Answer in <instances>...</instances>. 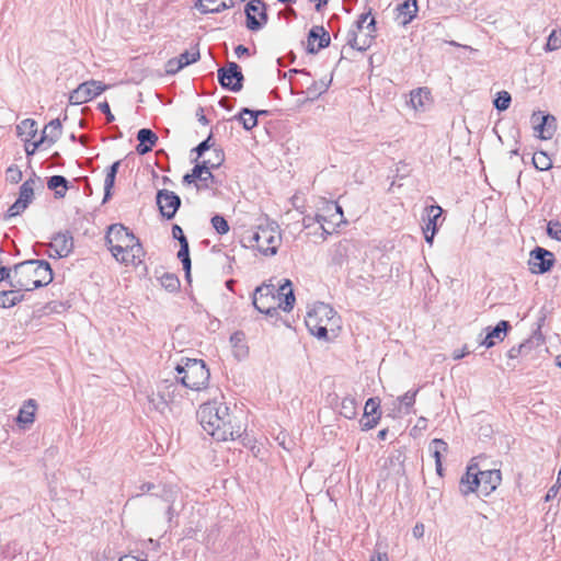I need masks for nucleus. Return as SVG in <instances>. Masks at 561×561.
<instances>
[{"label":"nucleus","mask_w":561,"mask_h":561,"mask_svg":"<svg viewBox=\"0 0 561 561\" xmlns=\"http://www.w3.org/2000/svg\"><path fill=\"white\" fill-rule=\"evenodd\" d=\"M197 417L203 430L218 442L233 440L242 434V427L233 423L236 417L225 402L211 401L202 404Z\"/></svg>","instance_id":"obj_1"},{"label":"nucleus","mask_w":561,"mask_h":561,"mask_svg":"<svg viewBox=\"0 0 561 561\" xmlns=\"http://www.w3.org/2000/svg\"><path fill=\"white\" fill-rule=\"evenodd\" d=\"M53 279V270L47 261L27 260L14 265L12 288L30 291L50 284Z\"/></svg>","instance_id":"obj_2"},{"label":"nucleus","mask_w":561,"mask_h":561,"mask_svg":"<svg viewBox=\"0 0 561 561\" xmlns=\"http://www.w3.org/2000/svg\"><path fill=\"white\" fill-rule=\"evenodd\" d=\"M309 332L319 340H334L341 329V317L328 304L317 302L305 319Z\"/></svg>","instance_id":"obj_3"},{"label":"nucleus","mask_w":561,"mask_h":561,"mask_svg":"<svg viewBox=\"0 0 561 561\" xmlns=\"http://www.w3.org/2000/svg\"><path fill=\"white\" fill-rule=\"evenodd\" d=\"M245 247L256 249L264 255H275L282 242L278 227L274 225L260 226L256 230L245 231L242 236Z\"/></svg>","instance_id":"obj_4"},{"label":"nucleus","mask_w":561,"mask_h":561,"mask_svg":"<svg viewBox=\"0 0 561 561\" xmlns=\"http://www.w3.org/2000/svg\"><path fill=\"white\" fill-rule=\"evenodd\" d=\"M176 379L186 388L199 391L208 385L209 370L202 359L187 358L184 365H178L175 368Z\"/></svg>","instance_id":"obj_5"},{"label":"nucleus","mask_w":561,"mask_h":561,"mask_svg":"<svg viewBox=\"0 0 561 561\" xmlns=\"http://www.w3.org/2000/svg\"><path fill=\"white\" fill-rule=\"evenodd\" d=\"M134 237L135 234L127 227L122 224H114L107 229L105 242L112 255L118 259L123 249L128 247V243L134 240Z\"/></svg>","instance_id":"obj_6"},{"label":"nucleus","mask_w":561,"mask_h":561,"mask_svg":"<svg viewBox=\"0 0 561 561\" xmlns=\"http://www.w3.org/2000/svg\"><path fill=\"white\" fill-rule=\"evenodd\" d=\"M243 80L239 65L233 61H228L225 67L218 69V81L224 89L239 92L243 87Z\"/></svg>","instance_id":"obj_7"},{"label":"nucleus","mask_w":561,"mask_h":561,"mask_svg":"<svg viewBox=\"0 0 561 561\" xmlns=\"http://www.w3.org/2000/svg\"><path fill=\"white\" fill-rule=\"evenodd\" d=\"M107 89L101 81L90 80L79 84L69 95V102L79 105L91 101Z\"/></svg>","instance_id":"obj_8"},{"label":"nucleus","mask_w":561,"mask_h":561,"mask_svg":"<svg viewBox=\"0 0 561 561\" xmlns=\"http://www.w3.org/2000/svg\"><path fill=\"white\" fill-rule=\"evenodd\" d=\"M244 11L250 31H259L267 22L266 4L263 0H251Z\"/></svg>","instance_id":"obj_9"},{"label":"nucleus","mask_w":561,"mask_h":561,"mask_svg":"<svg viewBox=\"0 0 561 561\" xmlns=\"http://www.w3.org/2000/svg\"><path fill=\"white\" fill-rule=\"evenodd\" d=\"M554 264V255L552 252L536 247L530 252V257L528 261L529 271L534 274H545L551 270Z\"/></svg>","instance_id":"obj_10"},{"label":"nucleus","mask_w":561,"mask_h":561,"mask_svg":"<svg viewBox=\"0 0 561 561\" xmlns=\"http://www.w3.org/2000/svg\"><path fill=\"white\" fill-rule=\"evenodd\" d=\"M275 287L273 285H261L255 288L253 293V306L261 313H265L267 316L277 314V308L272 305H267L266 300L271 298L275 299Z\"/></svg>","instance_id":"obj_11"},{"label":"nucleus","mask_w":561,"mask_h":561,"mask_svg":"<svg viewBox=\"0 0 561 561\" xmlns=\"http://www.w3.org/2000/svg\"><path fill=\"white\" fill-rule=\"evenodd\" d=\"M501 480L502 477L500 470H480L478 468V479L474 477L472 482L476 486H479L480 495L488 496L497 488V485L501 483Z\"/></svg>","instance_id":"obj_12"},{"label":"nucleus","mask_w":561,"mask_h":561,"mask_svg":"<svg viewBox=\"0 0 561 561\" xmlns=\"http://www.w3.org/2000/svg\"><path fill=\"white\" fill-rule=\"evenodd\" d=\"M534 129L540 139L549 140L557 130V119L551 114H542L541 112L531 115Z\"/></svg>","instance_id":"obj_13"},{"label":"nucleus","mask_w":561,"mask_h":561,"mask_svg":"<svg viewBox=\"0 0 561 561\" xmlns=\"http://www.w3.org/2000/svg\"><path fill=\"white\" fill-rule=\"evenodd\" d=\"M156 199L160 214L167 219H172L181 206V198L172 191H158Z\"/></svg>","instance_id":"obj_14"},{"label":"nucleus","mask_w":561,"mask_h":561,"mask_svg":"<svg viewBox=\"0 0 561 561\" xmlns=\"http://www.w3.org/2000/svg\"><path fill=\"white\" fill-rule=\"evenodd\" d=\"M330 45V35L323 26H313L308 34L307 51L317 54L320 49Z\"/></svg>","instance_id":"obj_15"},{"label":"nucleus","mask_w":561,"mask_h":561,"mask_svg":"<svg viewBox=\"0 0 561 561\" xmlns=\"http://www.w3.org/2000/svg\"><path fill=\"white\" fill-rule=\"evenodd\" d=\"M216 156V162H211V160H204L201 163H196L195 167H202V171L199 173V176H197V180L203 182L205 184V187H209L208 182L214 183L215 176L211 173V169H217L221 165V163L225 160V154L222 150H214Z\"/></svg>","instance_id":"obj_16"},{"label":"nucleus","mask_w":561,"mask_h":561,"mask_svg":"<svg viewBox=\"0 0 561 561\" xmlns=\"http://www.w3.org/2000/svg\"><path fill=\"white\" fill-rule=\"evenodd\" d=\"M50 248L57 257H66L73 250V238L69 231L58 232L53 237ZM55 257V255H53Z\"/></svg>","instance_id":"obj_17"},{"label":"nucleus","mask_w":561,"mask_h":561,"mask_svg":"<svg viewBox=\"0 0 561 561\" xmlns=\"http://www.w3.org/2000/svg\"><path fill=\"white\" fill-rule=\"evenodd\" d=\"M144 254V248L139 239L134 237V240L128 243L126 249H123L121 255L116 260L126 265L137 264L141 262Z\"/></svg>","instance_id":"obj_18"},{"label":"nucleus","mask_w":561,"mask_h":561,"mask_svg":"<svg viewBox=\"0 0 561 561\" xmlns=\"http://www.w3.org/2000/svg\"><path fill=\"white\" fill-rule=\"evenodd\" d=\"M511 324L506 320H501L494 328H488V333L482 341V345L486 348L493 347L497 342H502L511 330Z\"/></svg>","instance_id":"obj_19"},{"label":"nucleus","mask_w":561,"mask_h":561,"mask_svg":"<svg viewBox=\"0 0 561 561\" xmlns=\"http://www.w3.org/2000/svg\"><path fill=\"white\" fill-rule=\"evenodd\" d=\"M432 102V93L427 88H417L410 93V104L415 111L425 112Z\"/></svg>","instance_id":"obj_20"},{"label":"nucleus","mask_w":561,"mask_h":561,"mask_svg":"<svg viewBox=\"0 0 561 561\" xmlns=\"http://www.w3.org/2000/svg\"><path fill=\"white\" fill-rule=\"evenodd\" d=\"M137 140L139 144L136 147V151L138 154H146L152 150V147L158 141V136L149 128H141L137 133Z\"/></svg>","instance_id":"obj_21"},{"label":"nucleus","mask_w":561,"mask_h":561,"mask_svg":"<svg viewBox=\"0 0 561 561\" xmlns=\"http://www.w3.org/2000/svg\"><path fill=\"white\" fill-rule=\"evenodd\" d=\"M35 411H36L35 400L28 399L27 401H25V403L20 409L19 414L16 416L18 425L23 430H25L30 425H32L35 420Z\"/></svg>","instance_id":"obj_22"},{"label":"nucleus","mask_w":561,"mask_h":561,"mask_svg":"<svg viewBox=\"0 0 561 561\" xmlns=\"http://www.w3.org/2000/svg\"><path fill=\"white\" fill-rule=\"evenodd\" d=\"M232 5L233 0H198L195 3L197 10L203 14L218 13Z\"/></svg>","instance_id":"obj_23"},{"label":"nucleus","mask_w":561,"mask_h":561,"mask_svg":"<svg viewBox=\"0 0 561 561\" xmlns=\"http://www.w3.org/2000/svg\"><path fill=\"white\" fill-rule=\"evenodd\" d=\"M278 294V308L284 311H290L295 305L296 298L291 288V282L289 279H285V283L279 286L277 289Z\"/></svg>","instance_id":"obj_24"},{"label":"nucleus","mask_w":561,"mask_h":561,"mask_svg":"<svg viewBox=\"0 0 561 561\" xmlns=\"http://www.w3.org/2000/svg\"><path fill=\"white\" fill-rule=\"evenodd\" d=\"M416 12V0H405L397 7V21L402 25H407L414 19Z\"/></svg>","instance_id":"obj_25"},{"label":"nucleus","mask_w":561,"mask_h":561,"mask_svg":"<svg viewBox=\"0 0 561 561\" xmlns=\"http://www.w3.org/2000/svg\"><path fill=\"white\" fill-rule=\"evenodd\" d=\"M474 477L478 478V465L472 463L468 466L466 474L460 479L459 490L461 494L468 495L471 492H479V486H476L472 482Z\"/></svg>","instance_id":"obj_26"},{"label":"nucleus","mask_w":561,"mask_h":561,"mask_svg":"<svg viewBox=\"0 0 561 561\" xmlns=\"http://www.w3.org/2000/svg\"><path fill=\"white\" fill-rule=\"evenodd\" d=\"M62 126L58 118L50 121L43 130V135L39 138V142L53 145L61 136Z\"/></svg>","instance_id":"obj_27"},{"label":"nucleus","mask_w":561,"mask_h":561,"mask_svg":"<svg viewBox=\"0 0 561 561\" xmlns=\"http://www.w3.org/2000/svg\"><path fill=\"white\" fill-rule=\"evenodd\" d=\"M179 494L180 490L176 486H164L160 495L162 501L168 504L167 516L169 522H171L173 516L176 514L175 502Z\"/></svg>","instance_id":"obj_28"},{"label":"nucleus","mask_w":561,"mask_h":561,"mask_svg":"<svg viewBox=\"0 0 561 561\" xmlns=\"http://www.w3.org/2000/svg\"><path fill=\"white\" fill-rule=\"evenodd\" d=\"M37 133V123L34 119L26 118L23 119L16 126V134L24 140L25 142H30V140L35 137Z\"/></svg>","instance_id":"obj_29"},{"label":"nucleus","mask_w":561,"mask_h":561,"mask_svg":"<svg viewBox=\"0 0 561 561\" xmlns=\"http://www.w3.org/2000/svg\"><path fill=\"white\" fill-rule=\"evenodd\" d=\"M47 187L55 192L56 198H62L68 190V180L62 175H53L47 180Z\"/></svg>","instance_id":"obj_30"},{"label":"nucleus","mask_w":561,"mask_h":561,"mask_svg":"<svg viewBox=\"0 0 561 561\" xmlns=\"http://www.w3.org/2000/svg\"><path fill=\"white\" fill-rule=\"evenodd\" d=\"M121 165V160L115 161L106 171V176L104 180V198L103 203L107 202V199L112 196V190L115 184L116 174L118 172Z\"/></svg>","instance_id":"obj_31"},{"label":"nucleus","mask_w":561,"mask_h":561,"mask_svg":"<svg viewBox=\"0 0 561 561\" xmlns=\"http://www.w3.org/2000/svg\"><path fill=\"white\" fill-rule=\"evenodd\" d=\"M23 289H11L0 291V307L1 308H11L15 306L23 299V295L21 294Z\"/></svg>","instance_id":"obj_32"},{"label":"nucleus","mask_w":561,"mask_h":561,"mask_svg":"<svg viewBox=\"0 0 561 561\" xmlns=\"http://www.w3.org/2000/svg\"><path fill=\"white\" fill-rule=\"evenodd\" d=\"M245 335L241 331L234 332L230 336V343L234 350V356L239 359L244 358L248 355V346L244 343Z\"/></svg>","instance_id":"obj_33"},{"label":"nucleus","mask_w":561,"mask_h":561,"mask_svg":"<svg viewBox=\"0 0 561 561\" xmlns=\"http://www.w3.org/2000/svg\"><path fill=\"white\" fill-rule=\"evenodd\" d=\"M426 211H427V222L423 227V230L433 231V233H436L437 219L442 216L443 209L438 205H432L426 208Z\"/></svg>","instance_id":"obj_34"},{"label":"nucleus","mask_w":561,"mask_h":561,"mask_svg":"<svg viewBox=\"0 0 561 561\" xmlns=\"http://www.w3.org/2000/svg\"><path fill=\"white\" fill-rule=\"evenodd\" d=\"M234 118L242 124L245 130H251L257 125L254 111L248 107H243Z\"/></svg>","instance_id":"obj_35"},{"label":"nucleus","mask_w":561,"mask_h":561,"mask_svg":"<svg viewBox=\"0 0 561 561\" xmlns=\"http://www.w3.org/2000/svg\"><path fill=\"white\" fill-rule=\"evenodd\" d=\"M340 414L345 419L353 420L357 415V402L353 397L342 399Z\"/></svg>","instance_id":"obj_36"},{"label":"nucleus","mask_w":561,"mask_h":561,"mask_svg":"<svg viewBox=\"0 0 561 561\" xmlns=\"http://www.w3.org/2000/svg\"><path fill=\"white\" fill-rule=\"evenodd\" d=\"M34 178L26 180L20 187L19 199L26 203L27 205L32 202L34 196V185L36 183V174L33 173Z\"/></svg>","instance_id":"obj_37"},{"label":"nucleus","mask_w":561,"mask_h":561,"mask_svg":"<svg viewBox=\"0 0 561 561\" xmlns=\"http://www.w3.org/2000/svg\"><path fill=\"white\" fill-rule=\"evenodd\" d=\"M178 257L183 264V270L185 271L186 277L190 278L191 257H190V247H188L187 239L181 240L180 250L178 252Z\"/></svg>","instance_id":"obj_38"},{"label":"nucleus","mask_w":561,"mask_h":561,"mask_svg":"<svg viewBox=\"0 0 561 561\" xmlns=\"http://www.w3.org/2000/svg\"><path fill=\"white\" fill-rule=\"evenodd\" d=\"M330 83H331V80L327 81L324 79H321L319 81H313L306 90L308 98L310 100L318 99L321 94L327 92Z\"/></svg>","instance_id":"obj_39"},{"label":"nucleus","mask_w":561,"mask_h":561,"mask_svg":"<svg viewBox=\"0 0 561 561\" xmlns=\"http://www.w3.org/2000/svg\"><path fill=\"white\" fill-rule=\"evenodd\" d=\"M148 403L150 409H153L160 413H164V411L169 407V401L165 398L164 394L158 392V393H151L148 396Z\"/></svg>","instance_id":"obj_40"},{"label":"nucleus","mask_w":561,"mask_h":561,"mask_svg":"<svg viewBox=\"0 0 561 561\" xmlns=\"http://www.w3.org/2000/svg\"><path fill=\"white\" fill-rule=\"evenodd\" d=\"M359 31L351 30L347 34V44L351 46V48L356 49L358 51H365L369 45L370 39L367 37L363 39L362 42L358 41V33Z\"/></svg>","instance_id":"obj_41"},{"label":"nucleus","mask_w":561,"mask_h":561,"mask_svg":"<svg viewBox=\"0 0 561 561\" xmlns=\"http://www.w3.org/2000/svg\"><path fill=\"white\" fill-rule=\"evenodd\" d=\"M316 222H318L320 225L321 229L323 230V232L325 234H330L331 233V231L325 227V222H327V217L325 216L320 215V214H316L314 216L306 215L302 218V225H304L305 228H310Z\"/></svg>","instance_id":"obj_42"},{"label":"nucleus","mask_w":561,"mask_h":561,"mask_svg":"<svg viewBox=\"0 0 561 561\" xmlns=\"http://www.w3.org/2000/svg\"><path fill=\"white\" fill-rule=\"evenodd\" d=\"M533 163L539 171H547L552 167L550 158L542 151L534 154Z\"/></svg>","instance_id":"obj_43"},{"label":"nucleus","mask_w":561,"mask_h":561,"mask_svg":"<svg viewBox=\"0 0 561 561\" xmlns=\"http://www.w3.org/2000/svg\"><path fill=\"white\" fill-rule=\"evenodd\" d=\"M561 48V31L553 30L548 38L547 43L545 45L546 51H554Z\"/></svg>","instance_id":"obj_44"},{"label":"nucleus","mask_w":561,"mask_h":561,"mask_svg":"<svg viewBox=\"0 0 561 561\" xmlns=\"http://www.w3.org/2000/svg\"><path fill=\"white\" fill-rule=\"evenodd\" d=\"M161 285L169 291H175L180 287V280L174 274L165 273L160 278Z\"/></svg>","instance_id":"obj_45"},{"label":"nucleus","mask_w":561,"mask_h":561,"mask_svg":"<svg viewBox=\"0 0 561 561\" xmlns=\"http://www.w3.org/2000/svg\"><path fill=\"white\" fill-rule=\"evenodd\" d=\"M379 407H380V400L378 398H369L366 401V404H365V408H364V416L365 417H369V416L373 417V416H376L377 414L381 415V413L378 411Z\"/></svg>","instance_id":"obj_46"},{"label":"nucleus","mask_w":561,"mask_h":561,"mask_svg":"<svg viewBox=\"0 0 561 561\" xmlns=\"http://www.w3.org/2000/svg\"><path fill=\"white\" fill-rule=\"evenodd\" d=\"M511 101V94L507 91H501L494 100V106L499 111H505L510 107Z\"/></svg>","instance_id":"obj_47"},{"label":"nucleus","mask_w":561,"mask_h":561,"mask_svg":"<svg viewBox=\"0 0 561 561\" xmlns=\"http://www.w3.org/2000/svg\"><path fill=\"white\" fill-rule=\"evenodd\" d=\"M199 57L201 55L198 49L192 51L185 50L178 57V60L181 61V65L184 68L193 62H196L199 59Z\"/></svg>","instance_id":"obj_48"},{"label":"nucleus","mask_w":561,"mask_h":561,"mask_svg":"<svg viewBox=\"0 0 561 561\" xmlns=\"http://www.w3.org/2000/svg\"><path fill=\"white\" fill-rule=\"evenodd\" d=\"M325 211L330 214V217L332 218V220L335 218V217H339V221H335L334 224L335 225H339L340 222H342V218H343V209L342 207L335 203V202H328L325 204Z\"/></svg>","instance_id":"obj_49"},{"label":"nucleus","mask_w":561,"mask_h":561,"mask_svg":"<svg viewBox=\"0 0 561 561\" xmlns=\"http://www.w3.org/2000/svg\"><path fill=\"white\" fill-rule=\"evenodd\" d=\"M211 225L219 234H225L229 231L228 221L220 215H215L211 218Z\"/></svg>","instance_id":"obj_50"},{"label":"nucleus","mask_w":561,"mask_h":561,"mask_svg":"<svg viewBox=\"0 0 561 561\" xmlns=\"http://www.w3.org/2000/svg\"><path fill=\"white\" fill-rule=\"evenodd\" d=\"M530 341H527L525 343L519 344L518 346H513L508 353L507 356L510 358H517L519 355L526 354L530 350Z\"/></svg>","instance_id":"obj_51"},{"label":"nucleus","mask_w":561,"mask_h":561,"mask_svg":"<svg viewBox=\"0 0 561 561\" xmlns=\"http://www.w3.org/2000/svg\"><path fill=\"white\" fill-rule=\"evenodd\" d=\"M419 390L408 391L403 396L399 397L400 403L408 410L415 403V397Z\"/></svg>","instance_id":"obj_52"},{"label":"nucleus","mask_w":561,"mask_h":561,"mask_svg":"<svg viewBox=\"0 0 561 561\" xmlns=\"http://www.w3.org/2000/svg\"><path fill=\"white\" fill-rule=\"evenodd\" d=\"M27 206L28 205L26 203H24V202H22L21 199L18 198L15 201V203L13 205H11V207L8 209L7 217L11 218V217L18 216L19 214L24 211Z\"/></svg>","instance_id":"obj_53"},{"label":"nucleus","mask_w":561,"mask_h":561,"mask_svg":"<svg viewBox=\"0 0 561 561\" xmlns=\"http://www.w3.org/2000/svg\"><path fill=\"white\" fill-rule=\"evenodd\" d=\"M213 140V134H209V136L203 140L201 144L197 145V147L194 148V151L197 153V158L202 157L207 150H209L214 142Z\"/></svg>","instance_id":"obj_54"},{"label":"nucleus","mask_w":561,"mask_h":561,"mask_svg":"<svg viewBox=\"0 0 561 561\" xmlns=\"http://www.w3.org/2000/svg\"><path fill=\"white\" fill-rule=\"evenodd\" d=\"M547 233L552 239L561 241V224L558 221H550L547 227Z\"/></svg>","instance_id":"obj_55"},{"label":"nucleus","mask_w":561,"mask_h":561,"mask_svg":"<svg viewBox=\"0 0 561 561\" xmlns=\"http://www.w3.org/2000/svg\"><path fill=\"white\" fill-rule=\"evenodd\" d=\"M7 179L11 183H19L22 180V171L16 165L7 169Z\"/></svg>","instance_id":"obj_56"},{"label":"nucleus","mask_w":561,"mask_h":561,"mask_svg":"<svg viewBox=\"0 0 561 561\" xmlns=\"http://www.w3.org/2000/svg\"><path fill=\"white\" fill-rule=\"evenodd\" d=\"M181 69H183V67L181 65V61L178 60V57L171 58L170 60H168V62L165 65V71L169 75H175Z\"/></svg>","instance_id":"obj_57"},{"label":"nucleus","mask_w":561,"mask_h":561,"mask_svg":"<svg viewBox=\"0 0 561 561\" xmlns=\"http://www.w3.org/2000/svg\"><path fill=\"white\" fill-rule=\"evenodd\" d=\"M380 420V414H377L376 416H369L366 417V420L360 421V426L363 431H369L374 428Z\"/></svg>","instance_id":"obj_58"},{"label":"nucleus","mask_w":561,"mask_h":561,"mask_svg":"<svg viewBox=\"0 0 561 561\" xmlns=\"http://www.w3.org/2000/svg\"><path fill=\"white\" fill-rule=\"evenodd\" d=\"M202 171V167H194L192 169L191 173H187L183 176V183L185 184H192L197 180V176H199V173Z\"/></svg>","instance_id":"obj_59"},{"label":"nucleus","mask_w":561,"mask_h":561,"mask_svg":"<svg viewBox=\"0 0 561 561\" xmlns=\"http://www.w3.org/2000/svg\"><path fill=\"white\" fill-rule=\"evenodd\" d=\"M430 449H437L439 453H446L448 449V445L446 442L439 438H435L430 444Z\"/></svg>","instance_id":"obj_60"},{"label":"nucleus","mask_w":561,"mask_h":561,"mask_svg":"<svg viewBox=\"0 0 561 561\" xmlns=\"http://www.w3.org/2000/svg\"><path fill=\"white\" fill-rule=\"evenodd\" d=\"M98 108L106 115L107 123H111L115 119L106 101L99 103Z\"/></svg>","instance_id":"obj_61"},{"label":"nucleus","mask_w":561,"mask_h":561,"mask_svg":"<svg viewBox=\"0 0 561 561\" xmlns=\"http://www.w3.org/2000/svg\"><path fill=\"white\" fill-rule=\"evenodd\" d=\"M560 486H561V485H560V484H558V483H557V484H554V485H552V486L548 490V492H547V494H546V496H545V501H546V502H549V501H551L552 499H554V497L557 496V494H558L559 490H560Z\"/></svg>","instance_id":"obj_62"},{"label":"nucleus","mask_w":561,"mask_h":561,"mask_svg":"<svg viewBox=\"0 0 561 561\" xmlns=\"http://www.w3.org/2000/svg\"><path fill=\"white\" fill-rule=\"evenodd\" d=\"M172 236L174 239L179 240L180 243H181V240L186 239V237L183 233L182 228L179 225H174L172 227Z\"/></svg>","instance_id":"obj_63"},{"label":"nucleus","mask_w":561,"mask_h":561,"mask_svg":"<svg viewBox=\"0 0 561 561\" xmlns=\"http://www.w3.org/2000/svg\"><path fill=\"white\" fill-rule=\"evenodd\" d=\"M371 15V12H367V13H363L359 15V19L357 20L356 24H355V30L356 31H362L363 27H364V23L367 21V19Z\"/></svg>","instance_id":"obj_64"}]
</instances>
